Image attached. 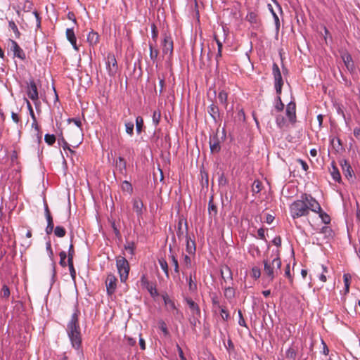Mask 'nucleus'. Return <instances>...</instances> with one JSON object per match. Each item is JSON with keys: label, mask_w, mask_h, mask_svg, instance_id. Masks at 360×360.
Wrapping results in <instances>:
<instances>
[{"label": "nucleus", "mask_w": 360, "mask_h": 360, "mask_svg": "<svg viewBox=\"0 0 360 360\" xmlns=\"http://www.w3.org/2000/svg\"><path fill=\"white\" fill-rule=\"evenodd\" d=\"M66 37L71 45H77V38L72 28H68L66 30Z\"/></svg>", "instance_id": "27"}, {"label": "nucleus", "mask_w": 360, "mask_h": 360, "mask_svg": "<svg viewBox=\"0 0 360 360\" xmlns=\"http://www.w3.org/2000/svg\"><path fill=\"white\" fill-rule=\"evenodd\" d=\"M340 165L345 176L348 180L352 179L354 172L349 162L346 160H343L341 161Z\"/></svg>", "instance_id": "16"}, {"label": "nucleus", "mask_w": 360, "mask_h": 360, "mask_svg": "<svg viewBox=\"0 0 360 360\" xmlns=\"http://www.w3.org/2000/svg\"><path fill=\"white\" fill-rule=\"evenodd\" d=\"M8 29L11 32H13V34H10V36L12 37V39H10L12 42V45H18L14 39H19L22 34L13 20H10L8 22Z\"/></svg>", "instance_id": "10"}, {"label": "nucleus", "mask_w": 360, "mask_h": 360, "mask_svg": "<svg viewBox=\"0 0 360 360\" xmlns=\"http://www.w3.org/2000/svg\"><path fill=\"white\" fill-rule=\"evenodd\" d=\"M208 212L211 217H215L217 214V206L214 204L213 196H211L208 203Z\"/></svg>", "instance_id": "28"}, {"label": "nucleus", "mask_w": 360, "mask_h": 360, "mask_svg": "<svg viewBox=\"0 0 360 360\" xmlns=\"http://www.w3.org/2000/svg\"><path fill=\"white\" fill-rule=\"evenodd\" d=\"M122 188L123 191H127L129 193H131L133 191L132 185L128 181H124L122 182Z\"/></svg>", "instance_id": "43"}, {"label": "nucleus", "mask_w": 360, "mask_h": 360, "mask_svg": "<svg viewBox=\"0 0 360 360\" xmlns=\"http://www.w3.org/2000/svg\"><path fill=\"white\" fill-rule=\"evenodd\" d=\"M245 19L251 24L253 28L258 29L262 26V20L257 11H248Z\"/></svg>", "instance_id": "6"}, {"label": "nucleus", "mask_w": 360, "mask_h": 360, "mask_svg": "<svg viewBox=\"0 0 360 360\" xmlns=\"http://www.w3.org/2000/svg\"><path fill=\"white\" fill-rule=\"evenodd\" d=\"M341 57L347 70L352 72L354 70V63L351 55L347 53H344L342 54Z\"/></svg>", "instance_id": "19"}, {"label": "nucleus", "mask_w": 360, "mask_h": 360, "mask_svg": "<svg viewBox=\"0 0 360 360\" xmlns=\"http://www.w3.org/2000/svg\"><path fill=\"white\" fill-rule=\"evenodd\" d=\"M54 234L58 238L64 237L66 234V231L64 227L61 226H57L54 229Z\"/></svg>", "instance_id": "36"}, {"label": "nucleus", "mask_w": 360, "mask_h": 360, "mask_svg": "<svg viewBox=\"0 0 360 360\" xmlns=\"http://www.w3.org/2000/svg\"><path fill=\"white\" fill-rule=\"evenodd\" d=\"M33 14L36 18V21H37V28H40L41 27V17L39 15V13L37 12V11H33Z\"/></svg>", "instance_id": "60"}, {"label": "nucleus", "mask_w": 360, "mask_h": 360, "mask_svg": "<svg viewBox=\"0 0 360 360\" xmlns=\"http://www.w3.org/2000/svg\"><path fill=\"white\" fill-rule=\"evenodd\" d=\"M117 278L112 274H109L107 276L105 284L107 293L109 295H112L115 293L117 288Z\"/></svg>", "instance_id": "8"}, {"label": "nucleus", "mask_w": 360, "mask_h": 360, "mask_svg": "<svg viewBox=\"0 0 360 360\" xmlns=\"http://www.w3.org/2000/svg\"><path fill=\"white\" fill-rule=\"evenodd\" d=\"M116 167L122 174H126L127 162L122 157H119L116 161Z\"/></svg>", "instance_id": "24"}, {"label": "nucleus", "mask_w": 360, "mask_h": 360, "mask_svg": "<svg viewBox=\"0 0 360 360\" xmlns=\"http://www.w3.org/2000/svg\"><path fill=\"white\" fill-rule=\"evenodd\" d=\"M277 103L276 104V108L278 111H282L284 108V104L282 103L281 97L278 96L277 98Z\"/></svg>", "instance_id": "59"}, {"label": "nucleus", "mask_w": 360, "mask_h": 360, "mask_svg": "<svg viewBox=\"0 0 360 360\" xmlns=\"http://www.w3.org/2000/svg\"><path fill=\"white\" fill-rule=\"evenodd\" d=\"M185 302L188 304L189 309L191 311V316H200V309L199 305L195 302L191 297H185Z\"/></svg>", "instance_id": "15"}, {"label": "nucleus", "mask_w": 360, "mask_h": 360, "mask_svg": "<svg viewBox=\"0 0 360 360\" xmlns=\"http://www.w3.org/2000/svg\"><path fill=\"white\" fill-rule=\"evenodd\" d=\"M8 55H12L13 58L18 57L21 60H25L26 58L25 53L20 46H11V49L8 51Z\"/></svg>", "instance_id": "18"}, {"label": "nucleus", "mask_w": 360, "mask_h": 360, "mask_svg": "<svg viewBox=\"0 0 360 360\" xmlns=\"http://www.w3.org/2000/svg\"><path fill=\"white\" fill-rule=\"evenodd\" d=\"M221 277L224 280V281H226L227 279L232 280V272L229 266H225L224 269H222L221 271Z\"/></svg>", "instance_id": "33"}, {"label": "nucleus", "mask_w": 360, "mask_h": 360, "mask_svg": "<svg viewBox=\"0 0 360 360\" xmlns=\"http://www.w3.org/2000/svg\"><path fill=\"white\" fill-rule=\"evenodd\" d=\"M143 127V119L138 116L136 119V129L138 134H141Z\"/></svg>", "instance_id": "37"}, {"label": "nucleus", "mask_w": 360, "mask_h": 360, "mask_svg": "<svg viewBox=\"0 0 360 360\" xmlns=\"http://www.w3.org/2000/svg\"><path fill=\"white\" fill-rule=\"evenodd\" d=\"M272 74L274 78V86L276 94L280 95L282 91V86L283 85V81L281 70L278 65L276 63H274L272 65Z\"/></svg>", "instance_id": "5"}, {"label": "nucleus", "mask_w": 360, "mask_h": 360, "mask_svg": "<svg viewBox=\"0 0 360 360\" xmlns=\"http://www.w3.org/2000/svg\"><path fill=\"white\" fill-rule=\"evenodd\" d=\"M143 203L140 198H134L133 200V210L139 217L143 214Z\"/></svg>", "instance_id": "22"}, {"label": "nucleus", "mask_w": 360, "mask_h": 360, "mask_svg": "<svg viewBox=\"0 0 360 360\" xmlns=\"http://www.w3.org/2000/svg\"><path fill=\"white\" fill-rule=\"evenodd\" d=\"M217 98L219 103L226 108L228 105V94L225 91L221 90L219 92Z\"/></svg>", "instance_id": "25"}, {"label": "nucleus", "mask_w": 360, "mask_h": 360, "mask_svg": "<svg viewBox=\"0 0 360 360\" xmlns=\"http://www.w3.org/2000/svg\"><path fill=\"white\" fill-rule=\"evenodd\" d=\"M185 225V229H186V250L188 254L195 255V250H196V246L195 240H191V237L188 236L187 231H188V224L187 221L185 220L184 221Z\"/></svg>", "instance_id": "12"}, {"label": "nucleus", "mask_w": 360, "mask_h": 360, "mask_svg": "<svg viewBox=\"0 0 360 360\" xmlns=\"http://www.w3.org/2000/svg\"><path fill=\"white\" fill-rule=\"evenodd\" d=\"M321 267L323 269V273L319 276V279L322 282H326L327 281V278L325 275V273H326L328 271V269H327V267L325 266L324 265H322Z\"/></svg>", "instance_id": "61"}, {"label": "nucleus", "mask_w": 360, "mask_h": 360, "mask_svg": "<svg viewBox=\"0 0 360 360\" xmlns=\"http://www.w3.org/2000/svg\"><path fill=\"white\" fill-rule=\"evenodd\" d=\"M186 281L188 282L189 291L191 292H197L198 285L195 269L190 273L189 276L186 278Z\"/></svg>", "instance_id": "13"}, {"label": "nucleus", "mask_w": 360, "mask_h": 360, "mask_svg": "<svg viewBox=\"0 0 360 360\" xmlns=\"http://www.w3.org/2000/svg\"><path fill=\"white\" fill-rule=\"evenodd\" d=\"M0 295L4 298H8L10 296V290L7 285H3L0 292Z\"/></svg>", "instance_id": "47"}, {"label": "nucleus", "mask_w": 360, "mask_h": 360, "mask_svg": "<svg viewBox=\"0 0 360 360\" xmlns=\"http://www.w3.org/2000/svg\"><path fill=\"white\" fill-rule=\"evenodd\" d=\"M80 311L75 308V311L71 316L70 320L68 321L66 327V333L70 339L72 347L78 351L82 352V333L81 328L79 323V316Z\"/></svg>", "instance_id": "2"}, {"label": "nucleus", "mask_w": 360, "mask_h": 360, "mask_svg": "<svg viewBox=\"0 0 360 360\" xmlns=\"http://www.w3.org/2000/svg\"><path fill=\"white\" fill-rule=\"evenodd\" d=\"M330 172L333 179L338 183H340L342 181L341 175L338 167L335 165V162H332Z\"/></svg>", "instance_id": "23"}, {"label": "nucleus", "mask_w": 360, "mask_h": 360, "mask_svg": "<svg viewBox=\"0 0 360 360\" xmlns=\"http://www.w3.org/2000/svg\"><path fill=\"white\" fill-rule=\"evenodd\" d=\"M32 120H33V122L32 124V126L37 131V134H36L37 140V142L39 143H40L41 142L42 134H41V131H40V127L37 122L36 117H34V119H32Z\"/></svg>", "instance_id": "31"}, {"label": "nucleus", "mask_w": 360, "mask_h": 360, "mask_svg": "<svg viewBox=\"0 0 360 360\" xmlns=\"http://www.w3.org/2000/svg\"><path fill=\"white\" fill-rule=\"evenodd\" d=\"M158 263L161 267V269L163 270L164 273L165 274L166 276L169 278V268L168 264L165 259L164 258H160L158 259Z\"/></svg>", "instance_id": "34"}, {"label": "nucleus", "mask_w": 360, "mask_h": 360, "mask_svg": "<svg viewBox=\"0 0 360 360\" xmlns=\"http://www.w3.org/2000/svg\"><path fill=\"white\" fill-rule=\"evenodd\" d=\"M27 94L28 97L34 102L38 101L39 94L37 87L33 79L30 80L29 83L27 84Z\"/></svg>", "instance_id": "11"}, {"label": "nucleus", "mask_w": 360, "mask_h": 360, "mask_svg": "<svg viewBox=\"0 0 360 360\" xmlns=\"http://www.w3.org/2000/svg\"><path fill=\"white\" fill-rule=\"evenodd\" d=\"M44 141L48 145L52 146L56 142V136L54 134H46L44 136Z\"/></svg>", "instance_id": "42"}, {"label": "nucleus", "mask_w": 360, "mask_h": 360, "mask_svg": "<svg viewBox=\"0 0 360 360\" xmlns=\"http://www.w3.org/2000/svg\"><path fill=\"white\" fill-rule=\"evenodd\" d=\"M315 213H318L319 215V217L321 218V221L325 224H330V216L324 212L323 210H322V208L320 206V210L319 211H316V212H314Z\"/></svg>", "instance_id": "29"}, {"label": "nucleus", "mask_w": 360, "mask_h": 360, "mask_svg": "<svg viewBox=\"0 0 360 360\" xmlns=\"http://www.w3.org/2000/svg\"><path fill=\"white\" fill-rule=\"evenodd\" d=\"M106 65L110 76H114L117 71V63L113 53H108L106 58Z\"/></svg>", "instance_id": "7"}, {"label": "nucleus", "mask_w": 360, "mask_h": 360, "mask_svg": "<svg viewBox=\"0 0 360 360\" xmlns=\"http://www.w3.org/2000/svg\"><path fill=\"white\" fill-rule=\"evenodd\" d=\"M134 124L132 122L125 123L126 132L130 136H132L134 134Z\"/></svg>", "instance_id": "48"}, {"label": "nucleus", "mask_w": 360, "mask_h": 360, "mask_svg": "<svg viewBox=\"0 0 360 360\" xmlns=\"http://www.w3.org/2000/svg\"><path fill=\"white\" fill-rule=\"evenodd\" d=\"M158 46H149L150 55L152 59L156 58L159 51L158 50Z\"/></svg>", "instance_id": "51"}, {"label": "nucleus", "mask_w": 360, "mask_h": 360, "mask_svg": "<svg viewBox=\"0 0 360 360\" xmlns=\"http://www.w3.org/2000/svg\"><path fill=\"white\" fill-rule=\"evenodd\" d=\"M183 263L186 266V268H190L192 265L191 257L186 255H184Z\"/></svg>", "instance_id": "57"}, {"label": "nucleus", "mask_w": 360, "mask_h": 360, "mask_svg": "<svg viewBox=\"0 0 360 360\" xmlns=\"http://www.w3.org/2000/svg\"><path fill=\"white\" fill-rule=\"evenodd\" d=\"M264 272L267 276L269 281H272L276 275L280 271L281 266V260L278 256H276L271 262L269 260H264Z\"/></svg>", "instance_id": "3"}, {"label": "nucleus", "mask_w": 360, "mask_h": 360, "mask_svg": "<svg viewBox=\"0 0 360 360\" xmlns=\"http://www.w3.org/2000/svg\"><path fill=\"white\" fill-rule=\"evenodd\" d=\"M261 276V271H260V269L257 266H254L252 267V276L255 278V279H257L260 277Z\"/></svg>", "instance_id": "52"}, {"label": "nucleus", "mask_w": 360, "mask_h": 360, "mask_svg": "<svg viewBox=\"0 0 360 360\" xmlns=\"http://www.w3.org/2000/svg\"><path fill=\"white\" fill-rule=\"evenodd\" d=\"M350 279H351V276L349 274H345L343 275V280H344V283H345V291L347 292H349V290Z\"/></svg>", "instance_id": "45"}, {"label": "nucleus", "mask_w": 360, "mask_h": 360, "mask_svg": "<svg viewBox=\"0 0 360 360\" xmlns=\"http://www.w3.org/2000/svg\"><path fill=\"white\" fill-rule=\"evenodd\" d=\"M257 234L260 239L266 240L265 230L263 228H260L258 229Z\"/></svg>", "instance_id": "62"}, {"label": "nucleus", "mask_w": 360, "mask_h": 360, "mask_svg": "<svg viewBox=\"0 0 360 360\" xmlns=\"http://www.w3.org/2000/svg\"><path fill=\"white\" fill-rule=\"evenodd\" d=\"M69 271L71 276V278L73 281H75L76 278V271L75 269L74 265L73 266H69Z\"/></svg>", "instance_id": "63"}, {"label": "nucleus", "mask_w": 360, "mask_h": 360, "mask_svg": "<svg viewBox=\"0 0 360 360\" xmlns=\"http://www.w3.org/2000/svg\"><path fill=\"white\" fill-rule=\"evenodd\" d=\"M286 357L295 359V357H296V352H295V350L293 348L290 347L286 351Z\"/></svg>", "instance_id": "55"}, {"label": "nucleus", "mask_w": 360, "mask_h": 360, "mask_svg": "<svg viewBox=\"0 0 360 360\" xmlns=\"http://www.w3.org/2000/svg\"><path fill=\"white\" fill-rule=\"evenodd\" d=\"M320 210V204L311 195L304 193L300 199L294 201L290 205V213L293 219L306 217L309 211L316 212Z\"/></svg>", "instance_id": "1"}, {"label": "nucleus", "mask_w": 360, "mask_h": 360, "mask_svg": "<svg viewBox=\"0 0 360 360\" xmlns=\"http://www.w3.org/2000/svg\"><path fill=\"white\" fill-rule=\"evenodd\" d=\"M207 112L213 119L214 122H219L221 119L219 108L215 103H212L207 107Z\"/></svg>", "instance_id": "14"}, {"label": "nucleus", "mask_w": 360, "mask_h": 360, "mask_svg": "<svg viewBox=\"0 0 360 360\" xmlns=\"http://www.w3.org/2000/svg\"><path fill=\"white\" fill-rule=\"evenodd\" d=\"M169 250L170 253H172L171 255L169 256V257L172 260V264L174 265V271L176 273H179V267L178 260H177L176 257L172 253L173 250H172L171 245H169Z\"/></svg>", "instance_id": "30"}, {"label": "nucleus", "mask_w": 360, "mask_h": 360, "mask_svg": "<svg viewBox=\"0 0 360 360\" xmlns=\"http://www.w3.org/2000/svg\"><path fill=\"white\" fill-rule=\"evenodd\" d=\"M162 297H163L164 302H165V305L168 307V309H169V310L176 309V306H175L174 302L173 300L169 299L167 295H163Z\"/></svg>", "instance_id": "35"}, {"label": "nucleus", "mask_w": 360, "mask_h": 360, "mask_svg": "<svg viewBox=\"0 0 360 360\" xmlns=\"http://www.w3.org/2000/svg\"><path fill=\"white\" fill-rule=\"evenodd\" d=\"M228 181L227 179L225 177L224 173H221L219 176L218 179V184L219 186H224L227 184Z\"/></svg>", "instance_id": "50"}, {"label": "nucleus", "mask_w": 360, "mask_h": 360, "mask_svg": "<svg viewBox=\"0 0 360 360\" xmlns=\"http://www.w3.org/2000/svg\"><path fill=\"white\" fill-rule=\"evenodd\" d=\"M286 115L289 120L294 122L296 119V105L295 102H290L286 107Z\"/></svg>", "instance_id": "17"}, {"label": "nucleus", "mask_w": 360, "mask_h": 360, "mask_svg": "<svg viewBox=\"0 0 360 360\" xmlns=\"http://www.w3.org/2000/svg\"><path fill=\"white\" fill-rule=\"evenodd\" d=\"M183 222H184V220L182 219L179 220L178 228H177V231H176V236H177L179 240H182L186 236L185 231L182 227Z\"/></svg>", "instance_id": "32"}, {"label": "nucleus", "mask_w": 360, "mask_h": 360, "mask_svg": "<svg viewBox=\"0 0 360 360\" xmlns=\"http://www.w3.org/2000/svg\"><path fill=\"white\" fill-rule=\"evenodd\" d=\"M210 148L212 153H217L221 150L220 142L217 136H214L210 139Z\"/></svg>", "instance_id": "20"}, {"label": "nucleus", "mask_w": 360, "mask_h": 360, "mask_svg": "<svg viewBox=\"0 0 360 360\" xmlns=\"http://www.w3.org/2000/svg\"><path fill=\"white\" fill-rule=\"evenodd\" d=\"M224 296L227 299H232L235 296V290L232 287H227L224 289Z\"/></svg>", "instance_id": "40"}, {"label": "nucleus", "mask_w": 360, "mask_h": 360, "mask_svg": "<svg viewBox=\"0 0 360 360\" xmlns=\"http://www.w3.org/2000/svg\"><path fill=\"white\" fill-rule=\"evenodd\" d=\"M215 46H200L201 57L207 56L208 60H211L214 56Z\"/></svg>", "instance_id": "21"}, {"label": "nucleus", "mask_w": 360, "mask_h": 360, "mask_svg": "<svg viewBox=\"0 0 360 360\" xmlns=\"http://www.w3.org/2000/svg\"><path fill=\"white\" fill-rule=\"evenodd\" d=\"M161 118V112L159 110H155L153 113L152 119L153 122L155 126H158L160 123Z\"/></svg>", "instance_id": "39"}, {"label": "nucleus", "mask_w": 360, "mask_h": 360, "mask_svg": "<svg viewBox=\"0 0 360 360\" xmlns=\"http://www.w3.org/2000/svg\"><path fill=\"white\" fill-rule=\"evenodd\" d=\"M162 43L163 45H173V41L170 36H168L165 32L163 34Z\"/></svg>", "instance_id": "49"}, {"label": "nucleus", "mask_w": 360, "mask_h": 360, "mask_svg": "<svg viewBox=\"0 0 360 360\" xmlns=\"http://www.w3.org/2000/svg\"><path fill=\"white\" fill-rule=\"evenodd\" d=\"M46 249L48 252V255L51 260L53 259V252L51 248V241H48L46 243Z\"/></svg>", "instance_id": "53"}, {"label": "nucleus", "mask_w": 360, "mask_h": 360, "mask_svg": "<svg viewBox=\"0 0 360 360\" xmlns=\"http://www.w3.org/2000/svg\"><path fill=\"white\" fill-rule=\"evenodd\" d=\"M116 266L120 275V281L126 282L128 278L130 266L127 259L122 256L116 257Z\"/></svg>", "instance_id": "4"}, {"label": "nucleus", "mask_w": 360, "mask_h": 360, "mask_svg": "<svg viewBox=\"0 0 360 360\" xmlns=\"http://www.w3.org/2000/svg\"><path fill=\"white\" fill-rule=\"evenodd\" d=\"M33 8V3L31 1L25 0L23 2L22 9L24 12H30Z\"/></svg>", "instance_id": "41"}, {"label": "nucleus", "mask_w": 360, "mask_h": 360, "mask_svg": "<svg viewBox=\"0 0 360 360\" xmlns=\"http://www.w3.org/2000/svg\"><path fill=\"white\" fill-rule=\"evenodd\" d=\"M261 191V182L259 181H255L252 186V191L255 193H259Z\"/></svg>", "instance_id": "56"}, {"label": "nucleus", "mask_w": 360, "mask_h": 360, "mask_svg": "<svg viewBox=\"0 0 360 360\" xmlns=\"http://www.w3.org/2000/svg\"><path fill=\"white\" fill-rule=\"evenodd\" d=\"M321 232L325 234L330 235L332 233V229L328 226H323L321 229Z\"/></svg>", "instance_id": "64"}, {"label": "nucleus", "mask_w": 360, "mask_h": 360, "mask_svg": "<svg viewBox=\"0 0 360 360\" xmlns=\"http://www.w3.org/2000/svg\"><path fill=\"white\" fill-rule=\"evenodd\" d=\"M330 143L333 145V147L337 150L339 151L342 148V141L339 138H333L330 139Z\"/></svg>", "instance_id": "38"}, {"label": "nucleus", "mask_w": 360, "mask_h": 360, "mask_svg": "<svg viewBox=\"0 0 360 360\" xmlns=\"http://www.w3.org/2000/svg\"><path fill=\"white\" fill-rule=\"evenodd\" d=\"M99 35L96 32L91 31L87 36V42L89 45H94L98 42Z\"/></svg>", "instance_id": "26"}, {"label": "nucleus", "mask_w": 360, "mask_h": 360, "mask_svg": "<svg viewBox=\"0 0 360 360\" xmlns=\"http://www.w3.org/2000/svg\"><path fill=\"white\" fill-rule=\"evenodd\" d=\"M212 303L214 307H217V308L220 309L222 307L220 305L219 300L217 295H214L212 297Z\"/></svg>", "instance_id": "54"}, {"label": "nucleus", "mask_w": 360, "mask_h": 360, "mask_svg": "<svg viewBox=\"0 0 360 360\" xmlns=\"http://www.w3.org/2000/svg\"><path fill=\"white\" fill-rule=\"evenodd\" d=\"M200 317V316H191V317L189 318V323L191 324V326H192L193 328V330H195V328L197 326V323H200V321H199V318Z\"/></svg>", "instance_id": "44"}, {"label": "nucleus", "mask_w": 360, "mask_h": 360, "mask_svg": "<svg viewBox=\"0 0 360 360\" xmlns=\"http://www.w3.org/2000/svg\"><path fill=\"white\" fill-rule=\"evenodd\" d=\"M140 281L141 286L143 288H146L152 297H155L158 295V292L155 288V285H154L148 280L146 275L143 274L141 276Z\"/></svg>", "instance_id": "9"}, {"label": "nucleus", "mask_w": 360, "mask_h": 360, "mask_svg": "<svg viewBox=\"0 0 360 360\" xmlns=\"http://www.w3.org/2000/svg\"><path fill=\"white\" fill-rule=\"evenodd\" d=\"M220 311H221V319L224 321H227L229 319V318H230V315H229V311L226 309V307H221V308H220Z\"/></svg>", "instance_id": "46"}, {"label": "nucleus", "mask_w": 360, "mask_h": 360, "mask_svg": "<svg viewBox=\"0 0 360 360\" xmlns=\"http://www.w3.org/2000/svg\"><path fill=\"white\" fill-rule=\"evenodd\" d=\"M238 316H239L238 324L241 326L247 328V324L245 323V321L243 316L242 311L240 310H238Z\"/></svg>", "instance_id": "58"}]
</instances>
